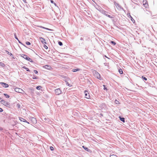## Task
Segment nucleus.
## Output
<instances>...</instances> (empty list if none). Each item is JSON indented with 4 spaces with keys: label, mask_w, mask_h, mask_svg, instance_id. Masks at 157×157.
Wrapping results in <instances>:
<instances>
[{
    "label": "nucleus",
    "mask_w": 157,
    "mask_h": 157,
    "mask_svg": "<svg viewBox=\"0 0 157 157\" xmlns=\"http://www.w3.org/2000/svg\"><path fill=\"white\" fill-rule=\"evenodd\" d=\"M15 91L17 92H18L19 93H21L22 94H25L26 95V94L25 93L24 90H23L22 89L19 88H15Z\"/></svg>",
    "instance_id": "obj_1"
},
{
    "label": "nucleus",
    "mask_w": 157,
    "mask_h": 157,
    "mask_svg": "<svg viewBox=\"0 0 157 157\" xmlns=\"http://www.w3.org/2000/svg\"><path fill=\"white\" fill-rule=\"evenodd\" d=\"M0 100H1V103L4 105L8 107L10 106V103H9L8 101L2 100V98H0Z\"/></svg>",
    "instance_id": "obj_2"
},
{
    "label": "nucleus",
    "mask_w": 157,
    "mask_h": 157,
    "mask_svg": "<svg viewBox=\"0 0 157 157\" xmlns=\"http://www.w3.org/2000/svg\"><path fill=\"white\" fill-rule=\"evenodd\" d=\"M93 72L94 75L95 77H96L97 78L100 80L101 79V77L99 73H98L97 72L95 71H93Z\"/></svg>",
    "instance_id": "obj_3"
},
{
    "label": "nucleus",
    "mask_w": 157,
    "mask_h": 157,
    "mask_svg": "<svg viewBox=\"0 0 157 157\" xmlns=\"http://www.w3.org/2000/svg\"><path fill=\"white\" fill-rule=\"evenodd\" d=\"M84 93L85 94V97L88 99H89L90 97V95L88 92L86 90H85L84 91Z\"/></svg>",
    "instance_id": "obj_4"
},
{
    "label": "nucleus",
    "mask_w": 157,
    "mask_h": 157,
    "mask_svg": "<svg viewBox=\"0 0 157 157\" xmlns=\"http://www.w3.org/2000/svg\"><path fill=\"white\" fill-rule=\"evenodd\" d=\"M55 93L56 95H59L62 93L61 90L60 89H57L55 90Z\"/></svg>",
    "instance_id": "obj_5"
},
{
    "label": "nucleus",
    "mask_w": 157,
    "mask_h": 157,
    "mask_svg": "<svg viewBox=\"0 0 157 157\" xmlns=\"http://www.w3.org/2000/svg\"><path fill=\"white\" fill-rule=\"evenodd\" d=\"M143 5L145 8L148 7V4L147 0H143Z\"/></svg>",
    "instance_id": "obj_6"
},
{
    "label": "nucleus",
    "mask_w": 157,
    "mask_h": 157,
    "mask_svg": "<svg viewBox=\"0 0 157 157\" xmlns=\"http://www.w3.org/2000/svg\"><path fill=\"white\" fill-rule=\"evenodd\" d=\"M0 84L3 87H4L7 88L8 87L9 85L5 83L1 82Z\"/></svg>",
    "instance_id": "obj_7"
},
{
    "label": "nucleus",
    "mask_w": 157,
    "mask_h": 157,
    "mask_svg": "<svg viewBox=\"0 0 157 157\" xmlns=\"http://www.w3.org/2000/svg\"><path fill=\"white\" fill-rule=\"evenodd\" d=\"M30 119L33 123L36 124V123L37 121L35 118L33 117H31Z\"/></svg>",
    "instance_id": "obj_8"
},
{
    "label": "nucleus",
    "mask_w": 157,
    "mask_h": 157,
    "mask_svg": "<svg viewBox=\"0 0 157 157\" xmlns=\"http://www.w3.org/2000/svg\"><path fill=\"white\" fill-rule=\"evenodd\" d=\"M40 40L44 44H46V40L43 38L40 37Z\"/></svg>",
    "instance_id": "obj_9"
},
{
    "label": "nucleus",
    "mask_w": 157,
    "mask_h": 157,
    "mask_svg": "<svg viewBox=\"0 0 157 157\" xmlns=\"http://www.w3.org/2000/svg\"><path fill=\"white\" fill-rule=\"evenodd\" d=\"M19 120H20V121H22L24 122H26L28 124H29V122L27 121L26 120L23 119V118L21 117H19Z\"/></svg>",
    "instance_id": "obj_10"
},
{
    "label": "nucleus",
    "mask_w": 157,
    "mask_h": 157,
    "mask_svg": "<svg viewBox=\"0 0 157 157\" xmlns=\"http://www.w3.org/2000/svg\"><path fill=\"white\" fill-rule=\"evenodd\" d=\"M23 58L27 60L28 59L29 57L27 55L24 54H22V55L21 56Z\"/></svg>",
    "instance_id": "obj_11"
},
{
    "label": "nucleus",
    "mask_w": 157,
    "mask_h": 157,
    "mask_svg": "<svg viewBox=\"0 0 157 157\" xmlns=\"http://www.w3.org/2000/svg\"><path fill=\"white\" fill-rule=\"evenodd\" d=\"M43 67L44 68L48 69H49L51 68V67L48 65H46L44 66Z\"/></svg>",
    "instance_id": "obj_12"
},
{
    "label": "nucleus",
    "mask_w": 157,
    "mask_h": 157,
    "mask_svg": "<svg viewBox=\"0 0 157 157\" xmlns=\"http://www.w3.org/2000/svg\"><path fill=\"white\" fill-rule=\"evenodd\" d=\"M120 120L122 121H123V122H125V120L124 118L123 117H120Z\"/></svg>",
    "instance_id": "obj_13"
},
{
    "label": "nucleus",
    "mask_w": 157,
    "mask_h": 157,
    "mask_svg": "<svg viewBox=\"0 0 157 157\" xmlns=\"http://www.w3.org/2000/svg\"><path fill=\"white\" fill-rule=\"evenodd\" d=\"M119 71L120 74H122L123 73V71L121 69H120L119 70Z\"/></svg>",
    "instance_id": "obj_14"
},
{
    "label": "nucleus",
    "mask_w": 157,
    "mask_h": 157,
    "mask_svg": "<svg viewBox=\"0 0 157 157\" xmlns=\"http://www.w3.org/2000/svg\"><path fill=\"white\" fill-rule=\"evenodd\" d=\"M80 70V69H73L72 70V71L73 72H76L77 71H78Z\"/></svg>",
    "instance_id": "obj_15"
},
{
    "label": "nucleus",
    "mask_w": 157,
    "mask_h": 157,
    "mask_svg": "<svg viewBox=\"0 0 157 157\" xmlns=\"http://www.w3.org/2000/svg\"><path fill=\"white\" fill-rule=\"evenodd\" d=\"M115 104H117V105H119V104H120V103L119 101H118L117 100V99H116L115 100Z\"/></svg>",
    "instance_id": "obj_16"
},
{
    "label": "nucleus",
    "mask_w": 157,
    "mask_h": 157,
    "mask_svg": "<svg viewBox=\"0 0 157 157\" xmlns=\"http://www.w3.org/2000/svg\"><path fill=\"white\" fill-rule=\"evenodd\" d=\"M66 82V84L68 86H72V84H70L68 82Z\"/></svg>",
    "instance_id": "obj_17"
},
{
    "label": "nucleus",
    "mask_w": 157,
    "mask_h": 157,
    "mask_svg": "<svg viewBox=\"0 0 157 157\" xmlns=\"http://www.w3.org/2000/svg\"><path fill=\"white\" fill-rule=\"evenodd\" d=\"M23 68H24L27 71H30V70H29V69L28 68H27L26 67H25V66H24L23 67H22Z\"/></svg>",
    "instance_id": "obj_18"
},
{
    "label": "nucleus",
    "mask_w": 157,
    "mask_h": 157,
    "mask_svg": "<svg viewBox=\"0 0 157 157\" xmlns=\"http://www.w3.org/2000/svg\"><path fill=\"white\" fill-rule=\"evenodd\" d=\"M4 95L7 98H8L10 97V96L6 94H4Z\"/></svg>",
    "instance_id": "obj_19"
},
{
    "label": "nucleus",
    "mask_w": 157,
    "mask_h": 157,
    "mask_svg": "<svg viewBox=\"0 0 157 157\" xmlns=\"http://www.w3.org/2000/svg\"><path fill=\"white\" fill-rule=\"evenodd\" d=\"M131 20L133 23H135V20L133 18L132 16H131Z\"/></svg>",
    "instance_id": "obj_20"
},
{
    "label": "nucleus",
    "mask_w": 157,
    "mask_h": 157,
    "mask_svg": "<svg viewBox=\"0 0 157 157\" xmlns=\"http://www.w3.org/2000/svg\"><path fill=\"white\" fill-rule=\"evenodd\" d=\"M40 28H42L44 29H46L48 30H51V29H48V28H45L44 27H42V26H40Z\"/></svg>",
    "instance_id": "obj_21"
},
{
    "label": "nucleus",
    "mask_w": 157,
    "mask_h": 157,
    "mask_svg": "<svg viewBox=\"0 0 157 157\" xmlns=\"http://www.w3.org/2000/svg\"><path fill=\"white\" fill-rule=\"evenodd\" d=\"M27 60H28L29 61H30V62H33V61L32 60V59H30L29 57L28 59Z\"/></svg>",
    "instance_id": "obj_22"
},
{
    "label": "nucleus",
    "mask_w": 157,
    "mask_h": 157,
    "mask_svg": "<svg viewBox=\"0 0 157 157\" xmlns=\"http://www.w3.org/2000/svg\"><path fill=\"white\" fill-rule=\"evenodd\" d=\"M14 36H15V38L18 40V41H19V43H21V42H20V41L18 40V39L17 37V36H16V33L14 34Z\"/></svg>",
    "instance_id": "obj_23"
},
{
    "label": "nucleus",
    "mask_w": 157,
    "mask_h": 157,
    "mask_svg": "<svg viewBox=\"0 0 157 157\" xmlns=\"http://www.w3.org/2000/svg\"><path fill=\"white\" fill-rule=\"evenodd\" d=\"M110 157H117L116 155H110Z\"/></svg>",
    "instance_id": "obj_24"
},
{
    "label": "nucleus",
    "mask_w": 157,
    "mask_h": 157,
    "mask_svg": "<svg viewBox=\"0 0 157 157\" xmlns=\"http://www.w3.org/2000/svg\"><path fill=\"white\" fill-rule=\"evenodd\" d=\"M82 147L84 148L85 150L88 151V149L87 148L85 147L84 146H82Z\"/></svg>",
    "instance_id": "obj_25"
},
{
    "label": "nucleus",
    "mask_w": 157,
    "mask_h": 157,
    "mask_svg": "<svg viewBox=\"0 0 157 157\" xmlns=\"http://www.w3.org/2000/svg\"><path fill=\"white\" fill-rule=\"evenodd\" d=\"M111 43L114 45H115L116 44V43L113 41H111Z\"/></svg>",
    "instance_id": "obj_26"
},
{
    "label": "nucleus",
    "mask_w": 157,
    "mask_h": 157,
    "mask_svg": "<svg viewBox=\"0 0 157 157\" xmlns=\"http://www.w3.org/2000/svg\"><path fill=\"white\" fill-rule=\"evenodd\" d=\"M142 79H144V80H145L146 81L147 80V78H145V77H144L143 76H142Z\"/></svg>",
    "instance_id": "obj_27"
},
{
    "label": "nucleus",
    "mask_w": 157,
    "mask_h": 157,
    "mask_svg": "<svg viewBox=\"0 0 157 157\" xmlns=\"http://www.w3.org/2000/svg\"><path fill=\"white\" fill-rule=\"evenodd\" d=\"M58 44H59V45H60V46H62V45H63V44H62V43L61 42H60V41H59V42H58Z\"/></svg>",
    "instance_id": "obj_28"
},
{
    "label": "nucleus",
    "mask_w": 157,
    "mask_h": 157,
    "mask_svg": "<svg viewBox=\"0 0 157 157\" xmlns=\"http://www.w3.org/2000/svg\"><path fill=\"white\" fill-rule=\"evenodd\" d=\"M50 150L52 151H53L54 150V148L53 147H52V146H51L50 147Z\"/></svg>",
    "instance_id": "obj_29"
},
{
    "label": "nucleus",
    "mask_w": 157,
    "mask_h": 157,
    "mask_svg": "<svg viewBox=\"0 0 157 157\" xmlns=\"http://www.w3.org/2000/svg\"><path fill=\"white\" fill-rule=\"evenodd\" d=\"M17 106L18 108H20L21 105L19 104H17Z\"/></svg>",
    "instance_id": "obj_30"
},
{
    "label": "nucleus",
    "mask_w": 157,
    "mask_h": 157,
    "mask_svg": "<svg viewBox=\"0 0 157 157\" xmlns=\"http://www.w3.org/2000/svg\"><path fill=\"white\" fill-rule=\"evenodd\" d=\"M44 48L46 49H47L48 48V47L45 45H44Z\"/></svg>",
    "instance_id": "obj_31"
},
{
    "label": "nucleus",
    "mask_w": 157,
    "mask_h": 157,
    "mask_svg": "<svg viewBox=\"0 0 157 157\" xmlns=\"http://www.w3.org/2000/svg\"><path fill=\"white\" fill-rule=\"evenodd\" d=\"M26 44L27 45H30V44H31L29 42H26Z\"/></svg>",
    "instance_id": "obj_32"
},
{
    "label": "nucleus",
    "mask_w": 157,
    "mask_h": 157,
    "mask_svg": "<svg viewBox=\"0 0 157 157\" xmlns=\"http://www.w3.org/2000/svg\"><path fill=\"white\" fill-rule=\"evenodd\" d=\"M51 2L52 3H54V4L55 5V6H56V4L55 3H54V2L53 1L51 0Z\"/></svg>",
    "instance_id": "obj_33"
},
{
    "label": "nucleus",
    "mask_w": 157,
    "mask_h": 157,
    "mask_svg": "<svg viewBox=\"0 0 157 157\" xmlns=\"http://www.w3.org/2000/svg\"><path fill=\"white\" fill-rule=\"evenodd\" d=\"M103 87H104V90H107V88H106V87H105V85H103Z\"/></svg>",
    "instance_id": "obj_34"
},
{
    "label": "nucleus",
    "mask_w": 157,
    "mask_h": 157,
    "mask_svg": "<svg viewBox=\"0 0 157 157\" xmlns=\"http://www.w3.org/2000/svg\"><path fill=\"white\" fill-rule=\"evenodd\" d=\"M40 86H37L36 87V89H37V90H40Z\"/></svg>",
    "instance_id": "obj_35"
},
{
    "label": "nucleus",
    "mask_w": 157,
    "mask_h": 157,
    "mask_svg": "<svg viewBox=\"0 0 157 157\" xmlns=\"http://www.w3.org/2000/svg\"><path fill=\"white\" fill-rule=\"evenodd\" d=\"M34 72L35 74H37L38 73V71L36 70H34Z\"/></svg>",
    "instance_id": "obj_36"
},
{
    "label": "nucleus",
    "mask_w": 157,
    "mask_h": 157,
    "mask_svg": "<svg viewBox=\"0 0 157 157\" xmlns=\"http://www.w3.org/2000/svg\"><path fill=\"white\" fill-rule=\"evenodd\" d=\"M3 111V110L2 109L0 108V112H2Z\"/></svg>",
    "instance_id": "obj_37"
},
{
    "label": "nucleus",
    "mask_w": 157,
    "mask_h": 157,
    "mask_svg": "<svg viewBox=\"0 0 157 157\" xmlns=\"http://www.w3.org/2000/svg\"><path fill=\"white\" fill-rule=\"evenodd\" d=\"M106 16H107V17H110V18H112L111 17H110V16L109 15H106Z\"/></svg>",
    "instance_id": "obj_38"
},
{
    "label": "nucleus",
    "mask_w": 157,
    "mask_h": 157,
    "mask_svg": "<svg viewBox=\"0 0 157 157\" xmlns=\"http://www.w3.org/2000/svg\"><path fill=\"white\" fill-rule=\"evenodd\" d=\"M22 0L24 2H25V3H27L26 0Z\"/></svg>",
    "instance_id": "obj_39"
},
{
    "label": "nucleus",
    "mask_w": 157,
    "mask_h": 157,
    "mask_svg": "<svg viewBox=\"0 0 157 157\" xmlns=\"http://www.w3.org/2000/svg\"><path fill=\"white\" fill-rule=\"evenodd\" d=\"M3 130V129L2 128H0V130Z\"/></svg>",
    "instance_id": "obj_40"
},
{
    "label": "nucleus",
    "mask_w": 157,
    "mask_h": 157,
    "mask_svg": "<svg viewBox=\"0 0 157 157\" xmlns=\"http://www.w3.org/2000/svg\"><path fill=\"white\" fill-rule=\"evenodd\" d=\"M33 79H37V78L36 77H34V78H33Z\"/></svg>",
    "instance_id": "obj_41"
},
{
    "label": "nucleus",
    "mask_w": 157,
    "mask_h": 157,
    "mask_svg": "<svg viewBox=\"0 0 157 157\" xmlns=\"http://www.w3.org/2000/svg\"><path fill=\"white\" fill-rule=\"evenodd\" d=\"M131 16L130 15H129V17L130 18V19H131Z\"/></svg>",
    "instance_id": "obj_42"
},
{
    "label": "nucleus",
    "mask_w": 157,
    "mask_h": 157,
    "mask_svg": "<svg viewBox=\"0 0 157 157\" xmlns=\"http://www.w3.org/2000/svg\"><path fill=\"white\" fill-rule=\"evenodd\" d=\"M105 57H107L105 56Z\"/></svg>",
    "instance_id": "obj_43"
}]
</instances>
